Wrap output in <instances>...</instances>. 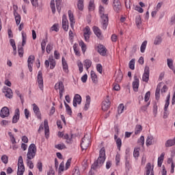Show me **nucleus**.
<instances>
[{
  "instance_id": "nucleus-1",
  "label": "nucleus",
  "mask_w": 175,
  "mask_h": 175,
  "mask_svg": "<svg viewBox=\"0 0 175 175\" xmlns=\"http://www.w3.org/2000/svg\"><path fill=\"white\" fill-rule=\"evenodd\" d=\"M105 161H106V151L105 150V148H102L100 150L98 159L92 165V170L90 172V174L92 173V170H96V169H99L103 166Z\"/></svg>"
},
{
  "instance_id": "nucleus-2",
  "label": "nucleus",
  "mask_w": 175,
  "mask_h": 175,
  "mask_svg": "<svg viewBox=\"0 0 175 175\" xmlns=\"http://www.w3.org/2000/svg\"><path fill=\"white\" fill-rule=\"evenodd\" d=\"M99 14L101 17L103 29H107V25H109V16L107 14H105V7L99 6Z\"/></svg>"
},
{
  "instance_id": "nucleus-3",
  "label": "nucleus",
  "mask_w": 175,
  "mask_h": 175,
  "mask_svg": "<svg viewBox=\"0 0 175 175\" xmlns=\"http://www.w3.org/2000/svg\"><path fill=\"white\" fill-rule=\"evenodd\" d=\"M36 155V145L31 144L29 146L28 152L27 154V159H33Z\"/></svg>"
},
{
  "instance_id": "nucleus-4",
  "label": "nucleus",
  "mask_w": 175,
  "mask_h": 175,
  "mask_svg": "<svg viewBox=\"0 0 175 175\" xmlns=\"http://www.w3.org/2000/svg\"><path fill=\"white\" fill-rule=\"evenodd\" d=\"M55 90H56V91L59 90V99H62L64 93L65 92L64 83H62V81L57 83L55 85Z\"/></svg>"
},
{
  "instance_id": "nucleus-5",
  "label": "nucleus",
  "mask_w": 175,
  "mask_h": 175,
  "mask_svg": "<svg viewBox=\"0 0 175 175\" xmlns=\"http://www.w3.org/2000/svg\"><path fill=\"white\" fill-rule=\"evenodd\" d=\"M91 146V139L88 136L85 135L81 140V147L82 150H87Z\"/></svg>"
},
{
  "instance_id": "nucleus-6",
  "label": "nucleus",
  "mask_w": 175,
  "mask_h": 175,
  "mask_svg": "<svg viewBox=\"0 0 175 175\" xmlns=\"http://www.w3.org/2000/svg\"><path fill=\"white\" fill-rule=\"evenodd\" d=\"M149 79H150V67H148V66H146L144 68V73L142 76V80L143 81H145V83H148Z\"/></svg>"
},
{
  "instance_id": "nucleus-7",
  "label": "nucleus",
  "mask_w": 175,
  "mask_h": 175,
  "mask_svg": "<svg viewBox=\"0 0 175 175\" xmlns=\"http://www.w3.org/2000/svg\"><path fill=\"white\" fill-rule=\"evenodd\" d=\"M37 80L40 90H41V91H43V75L42 74V70L38 71Z\"/></svg>"
},
{
  "instance_id": "nucleus-8",
  "label": "nucleus",
  "mask_w": 175,
  "mask_h": 175,
  "mask_svg": "<svg viewBox=\"0 0 175 175\" xmlns=\"http://www.w3.org/2000/svg\"><path fill=\"white\" fill-rule=\"evenodd\" d=\"M3 92L5 94V96L8 98V99H12L13 98V91L8 87H4L3 89Z\"/></svg>"
},
{
  "instance_id": "nucleus-9",
  "label": "nucleus",
  "mask_w": 175,
  "mask_h": 175,
  "mask_svg": "<svg viewBox=\"0 0 175 175\" xmlns=\"http://www.w3.org/2000/svg\"><path fill=\"white\" fill-rule=\"evenodd\" d=\"M33 111L38 120H42V113L36 104H33Z\"/></svg>"
},
{
  "instance_id": "nucleus-10",
  "label": "nucleus",
  "mask_w": 175,
  "mask_h": 175,
  "mask_svg": "<svg viewBox=\"0 0 175 175\" xmlns=\"http://www.w3.org/2000/svg\"><path fill=\"white\" fill-rule=\"evenodd\" d=\"M10 116V112H9V108L7 107H4L1 109L0 111V117L1 118H6V117H9Z\"/></svg>"
},
{
  "instance_id": "nucleus-11",
  "label": "nucleus",
  "mask_w": 175,
  "mask_h": 175,
  "mask_svg": "<svg viewBox=\"0 0 175 175\" xmlns=\"http://www.w3.org/2000/svg\"><path fill=\"white\" fill-rule=\"evenodd\" d=\"M33 62H35V56L31 55L29 56L27 59V66L29 72H32V66H33Z\"/></svg>"
},
{
  "instance_id": "nucleus-12",
  "label": "nucleus",
  "mask_w": 175,
  "mask_h": 175,
  "mask_svg": "<svg viewBox=\"0 0 175 175\" xmlns=\"http://www.w3.org/2000/svg\"><path fill=\"white\" fill-rule=\"evenodd\" d=\"M113 10L116 12V13H120L121 10V2H120V0H113Z\"/></svg>"
},
{
  "instance_id": "nucleus-13",
  "label": "nucleus",
  "mask_w": 175,
  "mask_h": 175,
  "mask_svg": "<svg viewBox=\"0 0 175 175\" xmlns=\"http://www.w3.org/2000/svg\"><path fill=\"white\" fill-rule=\"evenodd\" d=\"M62 28L66 31L69 29V23L68 22L66 15H63L62 16Z\"/></svg>"
},
{
  "instance_id": "nucleus-14",
  "label": "nucleus",
  "mask_w": 175,
  "mask_h": 175,
  "mask_svg": "<svg viewBox=\"0 0 175 175\" xmlns=\"http://www.w3.org/2000/svg\"><path fill=\"white\" fill-rule=\"evenodd\" d=\"M81 103V96H80V94H75L73 98L74 107H77V104L80 105Z\"/></svg>"
},
{
  "instance_id": "nucleus-15",
  "label": "nucleus",
  "mask_w": 175,
  "mask_h": 175,
  "mask_svg": "<svg viewBox=\"0 0 175 175\" xmlns=\"http://www.w3.org/2000/svg\"><path fill=\"white\" fill-rule=\"evenodd\" d=\"M18 120H20V109H15V113L12 118V124H17Z\"/></svg>"
},
{
  "instance_id": "nucleus-16",
  "label": "nucleus",
  "mask_w": 175,
  "mask_h": 175,
  "mask_svg": "<svg viewBox=\"0 0 175 175\" xmlns=\"http://www.w3.org/2000/svg\"><path fill=\"white\" fill-rule=\"evenodd\" d=\"M90 35H91V29H90V27L86 26L83 33L85 42H88V40H90Z\"/></svg>"
},
{
  "instance_id": "nucleus-17",
  "label": "nucleus",
  "mask_w": 175,
  "mask_h": 175,
  "mask_svg": "<svg viewBox=\"0 0 175 175\" xmlns=\"http://www.w3.org/2000/svg\"><path fill=\"white\" fill-rule=\"evenodd\" d=\"M133 88L135 92H137V91H139V79L136 75L134 76V81L133 82Z\"/></svg>"
},
{
  "instance_id": "nucleus-18",
  "label": "nucleus",
  "mask_w": 175,
  "mask_h": 175,
  "mask_svg": "<svg viewBox=\"0 0 175 175\" xmlns=\"http://www.w3.org/2000/svg\"><path fill=\"white\" fill-rule=\"evenodd\" d=\"M115 81L116 83H121L123 77L122 72L119 70L117 72L115 73Z\"/></svg>"
},
{
  "instance_id": "nucleus-19",
  "label": "nucleus",
  "mask_w": 175,
  "mask_h": 175,
  "mask_svg": "<svg viewBox=\"0 0 175 175\" xmlns=\"http://www.w3.org/2000/svg\"><path fill=\"white\" fill-rule=\"evenodd\" d=\"M109 109H110V100H109V99H106L103 102L102 109L103 111H107Z\"/></svg>"
},
{
  "instance_id": "nucleus-20",
  "label": "nucleus",
  "mask_w": 175,
  "mask_h": 175,
  "mask_svg": "<svg viewBox=\"0 0 175 175\" xmlns=\"http://www.w3.org/2000/svg\"><path fill=\"white\" fill-rule=\"evenodd\" d=\"M146 169V175H150L151 173H154V167H151V163H148L145 167Z\"/></svg>"
},
{
  "instance_id": "nucleus-21",
  "label": "nucleus",
  "mask_w": 175,
  "mask_h": 175,
  "mask_svg": "<svg viewBox=\"0 0 175 175\" xmlns=\"http://www.w3.org/2000/svg\"><path fill=\"white\" fill-rule=\"evenodd\" d=\"M68 17L70 23V27L71 28H73L75 27V16H73V13H72L71 10H68Z\"/></svg>"
},
{
  "instance_id": "nucleus-22",
  "label": "nucleus",
  "mask_w": 175,
  "mask_h": 175,
  "mask_svg": "<svg viewBox=\"0 0 175 175\" xmlns=\"http://www.w3.org/2000/svg\"><path fill=\"white\" fill-rule=\"evenodd\" d=\"M14 16L16 25H19L20 23H21V16H20V14H18L16 10H14Z\"/></svg>"
},
{
  "instance_id": "nucleus-23",
  "label": "nucleus",
  "mask_w": 175,
  "mask_h": 175,
  "mask_svg": "<svg viewBox=\"0 0 175 175\" xmlns=\"http://www.w3.org/2000/svg\"><path fill=\"white\" fill-rule=\"evenodd\" d=\"M97 51L99 53V54H100V55H103V57L106 55V48L102 44L98 46Z\"/></svg>"
},
{
  "instance_id": "nucleus-24",
  "label": "nucleus",
  "mask_w": 175,
  "mask_h": 175,
  "mask_svg": "<svg viewBox=\"0 0 175 175\" xmlns=\"http://www.w3.org/2000/svg\"><path fill=\"white\" fill-rule=\"evenodd\" d=\"M44 128L45 136L47 137V136H49V132H50V129L49 127V120H47V119H45L44 121Z\"/></svg>"
},
{
  "instance_id": "nucleus-25",
  "label": "nucleus",
  "mask_w": 175,
  "mask_h": 175,
  "mask_svg": "<svg viewBox=\"0 0 175 175\" xmlns=\"http://www.w3.org/2000/svg\"><path fill=\"white\" fill-rule=\"evenodd\" d=\"M175 146V136L173 139H170L165 142V146L167 148Z\"/></svg>"
},
{
  "instance_id": "nucleus-26",
  "label": "nucleus",
  "mask_w": 175,
  "mask_h": 175,
  "mask_svg": "<svg viewBox=\"0 0 175 175\" xmlns=\"http://www.w3.org/2000/svg\"><path fill=\"white\" fill-rule=\"evenodd\" d=\"M91 103V96H86L85 103L84 106V110L87 111L90 108V104Z\"/></svg>"
},
{
  "instance_id": "nucleus-27",
  "label": "nucleus",
  "mask_w": 175,
  "mask_h": 175,
  "mask_svg": "<svg viewBox=\"0 0 175 175\" xmlns=\"http://www.w3.org/2000/svg\"><path fill=\"white\" fill-rule=\"evenodd\" d=\"M72 137H73V135H71L70 136H69V135L66 134L64 136V139L66 140V143H67L68 144H72Z\"/></svg>"
},
{
  "instance_id": "nucleus-28",
  "label": "nucleus",
  "mask_w": 175,
  "mask_h": 175,
  "mask_svg": "<svg viewBox=\"0 0 175 175\" xmlns=\"http://www.w3.org/2000/svg\"><path fill=\"white\" fill-rule=\"evenodd\" d=\"M93 31L95 33V35H96L97 38H100L101 35H102V32H100V29H99V27L94 26L93 27Z\"/></svg>"
},
{
  "instance_id": "nucleus-29",
  "label": "nucleus",
  "mask_w": 175,
  "mask_h": 175,
  "mask_svg": "<svg viewBox=\"0 0 175 175\" xmlns=\"http://www.w3.org/2000/svg\"><path fill=\"white\" fill-rule=\"evenodd\" d=\"M165 158V152L161 154L160 157L158 158V166L161 167L162 163H163V159Z\"/></svg>"
},
{
  "instance_id": "nucleus-30",
  "label": "nucleus",
  "mask_w": 175,
  "mask_h": 175,
  "mask_svg": "<svg viewBox=\"0 0 175 175\" xmlns=\"http://www.w3.org/2000/svg\"><path fill=\"white\" fill-rule=\"evenodd\" d=\"M90 75H91L92 80L93 83L96 84L98 83V77L96 76L95 71L92 70L90 72Z\"/></svg>"
},
{
  "instance_id": "nucleus-31",
  "label": "nucleus",
  "mask_w": 175,
  "mask_h": 175,
  "mask_svg": "<svg viewBox=\"0 0 175 175\" xmlns=\"http://www.w3.org/2000/svg\"><path fill=\"white\" fill-rule=\"evenodd\" d=\"M25 172V167L24 165H18L17 175H23Z\"/></svg>"
},
{
  "instance_id": "nucleus-32",
  "label": "nucleus",
  "mask_w": 175,
  "mask_h": 175,
  "mask_svg": "<svg viewBox=\"0 0 175 175\" xmlns=\"http://www.w3.org/2000/svg\"><path fill=\"white\" fill-rule=\"evenodd\" d=\"M143 131V126L140 124H137L135 128V135H139Z\"/></svg>"
},
{
  "instance_id": "nucleus-33",
  "label": "nucleus",
  "mask_w": 175,
  "mask_h": 175,
  "mask_svg": "<svg viewBox=\"0 0 175 175\" xmlns=\"http://www.w3.org/2000/svg\"><path fill=\"white\" fill-rule=\"evenodd\" d=\"M62 65H63V70L66 72V73H68L69 72V70L68 68V63H66V60L64 57H62Z\"/></svg>"
},
{
  "instance_id": "nucleus-34",
  "label": "nucleus",
  "mask_w": 175,
  "mask_h": 175,
  "mask_svg": "<svg viewBox=\"0 0 175 175\" xmlns=\"http://www.w3.org/2000/svg\"><path fill=\"white\" fill-rule=\"evenodd\" d=\"M154 140V137L151 135H148L146 139V144L148 147V146L152 145V141Z\"/></svg>"
},
{
  "instance_id": "nucleus-35",
  "label": "nucleus",
  "mask_w": 175,
  "mask_h": 175,
  "mask_svg": "<svg viewBox=\"0 0 175 175\" xmlns=\"http://www.w3.org/2000/svg\"><path fill=\"white\" fill-rule=\"evenodd\" d=\"M49 64H50V69H53L55 68V60L53 57V56L49 57Z\"/></svg>"
},
{
  "instance_id": "nucleus-36",
  "label": "nucleus",
  "mask_w": 175,
  "mask_h": 175,
  "mask_svg": "<svg viewBox=\"0 0 175 175\" xmlns=\"http://www.w3.org/2000/svg\"><path fill=\"white\" fill-rule=\"evenodd\" d=\"M91 65H92V62H91V60L85 59L84 61V66H85L87 70L91 68Z\"/></svg>"
},
{
  "instance_id": "nucleus-37",
  "label": "nucleus",
  "mask_w": 175,
  "mask_h": 175,
  "mask_svg": "<svg viewBox=\"0 0 175 175\" xmlns=\"http://www.w3.org/2000/svg\"><path fill=\"white\" fill-rule=\"evenodd\" d=\"M161 43H162V37L157 36L154 40V44L158 46V44H161Z\"/></svg>"
},
{
  "instance_id": "nucleus-38",
  "label": "nucleus",
  "mask_w": 175,
  "mask_h": 175,
  "mask_svg": "<svg viewBox=\"0 0 175 175\" xmlns=\"http://www.w3.org/2000/svg\"><path fill=\"white\" fill-rule=\"evenodd\" d=\"M167 65L170 69L173 70L174 69V66L173 65V59H167Z\"/></svg>"
},
{
  "instance_id": "nucleus-39",
  "label": "nucleus",
  "mask_w": 175,
  "mask_h": 175,
  "mask_svg": "<svg viewBox=\"0 0 175 175\" xmlns=\"http://www.w3.org/2000/svg\"><path fill=\"white\" fill-rule=\"evenodd\" d=\"M77 8L79 10H83L84 9V0L78 1Z\"/></svg>"
},
{
  "instance_id": "nucleus-40",
  "label": "nucleus",
  "mask_w": 175,
  "mask_h": 175,
  "mask_svg": "<svg viewBox=\"0 0 175 175\" xmlns=\"http://www.w3.org/2000/svg\"><path fill=\"white\" fill-rule=\"evenodd\" d=\"M160 92H161V88L159 87V85H157L156 92H155V98L157 100H159V98L161 96Z\"/></svg>"
},
{
  "instance_id": "nucleus-41",
  "label": "nucleus",
  "mask_w": 175,
  "mask_h": 175,
  "mask_svg": "<svg viewBox=\"0 0 175 175\" xmlns=\"http://www.w3.org/2000/svg\"><path fill=\"white\" fill-rule=\"evenodd\" d=\"M56 2V8L58 13H61V6H62V0H55Z\"/></svg>"
},
{
  "instance_id": "nucleus-42",
  "label": "nucleus",
  "mask_w": 175,
  "mask_h": 175,
  "mask_svg": "<svg viewBox=\"0 0 175 175\" xmlns=\"http://www.w3.org/2000/svg\"><path fill=\"white\" fill-rule=\"evenodd\" d=\"M115 142L116 143L118 149L119 150V151H121V146H122V141L120 139V138H118Z\"/></svg>"
},
{
  "instance_id": "nucleus-43",
  "label": "nucleus",
  "mask_w": 175,
  "mask_h": 175,
  "mask_svg": "<svg viewBox=\"0 0 175 175\" xmlns=\"http://www.w3.org/2000/svg\"><path fill=\"white\" fill-rule=\"evenodd\" d=\"M146 47H147V40H145L142 42L140 47L141 53H144V51H146Z\"/></svg>"
},
{
  "instance_id": "nucleus-44",
  "label": "nucleus",
  "mask_w": 175,
  "mask_h": 175,
  "mask_svg": "<svg viewBox=\"0 0 175 175\" xmlns=\"http://www.w3.org/2000/svg\"><path fill=\"white\" fill-rule=\"evenodd\" d=\"M22 46L24 47L25 46V43H27V34L24 33V31H22Z\"/></svg>"
},
{
  "instance_id": "nucleus-45",
  "label": "nucleus",
  "mask_w": 175,
  "mask_h": 175,
  "mask_svg": "<svg viewBox=\"0 0 175 175\" xmlns=\"http://www.w3.org/2000/svg\"><path fill=\"white\" fill-rule=\"evenodd\" d=\"M55 148L57 150H64V148H66V146H65V144L62 143L55 145Z\"/></svg>"
},
{
  "instance_id": "nucleus-46",
  "label": "nucleus",
  "mask_w": 175,
  "mask_h": 175,
  "mask_svg": "<svg viewBox=\"0 0 175 175\" xmlns=\"http://www.w3.org/2000/svg\"><path fill=\"white\" fill-rule=\"evenodd\" d=\"M53 44L52 43H49L46 45V51L48 54H50V53L51 52V50H53Z\"/></svg>"
},
{
  "instance_id": "nucleus-47",
  "label": "nucleus",
  "mask_w": 175,
  "mask_h": 175,
  "mask_svg": "<svg viewBox=\"0 0 175 175\" xmlns=\"http://www.w3.org/2000/svg\"><path fill=\"white\" fill-rule=\"evenodd\" d=\"M50 5H51V10H52V13L53 14H55V2L54 0H51V3H50Z\"/></svg>"
},
{
  "instance_id": "nucleus-48",
  "label": "nucleus",
  "mask_w": 175,
  "mask_h": 175,
  "mask_svg": "<svg viewBox=\"0 0 175 175\" xmlns=\"http://www.w3.org/2000/svg\"><path fill=\"white\" fill-rule=\"evenodd\" d=\"M8 135L10 136L11 143H12V144H16V143L17 142H16V138L14 137V135H13L12 132H9Z\"/></svg>"
},
{
  "instance_id": "nucleus-49",
  "label": "nucleus",
  "mask_w": 175,
  "mask_h": 175,
  "mask_svg": "<svg viewBox=\"0 0 175 175\" xmlns=\"http://www.w3.org/2000/svg\"><path fill=\"white\" fill-rule=\"evenodd\" d=\"M135 23L137 28H140V24H142V17L140 16H136Z\"/></svg>"
},
{
  "instance_id": "nucleus-50",
  "label": "nucleus",
  "mask_w": 175,
  "mask_h": 175,
  "mask_svg": "<svg viewBox=\"0 0 175 175\" xmlns=\"http://www.w3.org/2000/svg\"><path fill=\"white\" fill-rule=\"evenodd\" d=\"M79 46H81L82 52L84 54V53H85V51L87 50V45H85L84 42L81 41V42H79Z\"/></svg>"
},
{
  "instance_id": "nucleus-51",
  "label": "nucleus",
  "mask_w": 175,
  "mask_h": 175,
  "mask_svg": "<svg viewBox=\"0 0 175 175\" xmlns=\"http://www.w3.org/2000/svg\"><path fill=\"white\" fill-rule=\"evenodd\" d=\"M64 105L66 106V109L68 114H69V116H72V109L70 108L69 105H68V103H66V102H65V101H64Z\"/></svg>"
},
{
  "instance_id": "nucleus-52",
  "label": "nucleus",
  "mask_w": 175,
  "mask_h": 175,
  "mask_svg": "<svg viewBox=\"0 0 175 175\" xmlns=\"http://www.w3.org/2000/svg\"><path fill=\"white\" fill-rule=\"evenodd\" d=\"M124 104H120V105L118 107V114H122L124 113Z\"/></svg>"
},
{
  "instance_id": "nucleus-53",
  "label": "nucleus",
  "mask_w": 175,
  "mask_h": 175,
  "mask_svg": "<svg viewBox=\"0 0 175 175\" xmlns=\"http://www.w3.org/2000/svg\"><path fill=\"white\" fill-rule=\"evenodd\" d=\"M125 159H126V162H125L126 170H129V169H131V163H129V159H128V157H126Z\"/></svg>"
},
{
  "instance_id": "nucleus-54",
  "label": "nucleus",
  "mask_w": 175,
  "mask_h": 175,
  "mask_svg": "<svg viewBox=\"0 0 175 175\" xmlns=\"http://www.w3.org/2000/svg\"><path fill=\"white\" fill-rule=\"evenodd\" d=\"M129 68L131 69V70H135V59H131L129 62Z\"/></svg>"
},
{
  "instance_id": "nucleus-55",
  "label": "nucleus",
  "mask_w": 175,
  "mask_h": 175,
  "mask_svg": "<svg viewBox=\"0 0 175 175\" xmlns=\"http://www.w3.org/2000/svg\"><path fill=\"white\" fill-rule=\"evenodd\" d=\"M88 9L90 12H92L94 9H95V5L94 4V1H90L89 3Z\"/></svg>"
},
{
  "instance_id": "nucleus-56",
  "label": "nucleus",
  "mask_w": 175,
  "mask_h": 175,
  "mask_svg": "<svg viewBox=\"0 0 175 175\" xmlns=\"http://www.w3.org/2000/svg\"><path fill=\"white\" fill-rule=\"evenodd\" d=\"M24 113L26 120H29V117H31V113L29 112V110H28V109H25Z\"/></svg>"
},
{
  "instance_id": "nucleus-57",
  "label": "nucleus",
  "mask_w": 175,
  "mask_h": 175,
  "mask_svg": "<svg viewBox=\"0 0 175 175\" xmlns=\"http://www.w3.org/2000/svg\"><path fill=\"white\" fill-rule=\"evenodd\" d=\"M18 53L19 57H23L24 55V49H23V46L18 47Z\"/></svg>"
},
{
  "instance_id": "nucleus-58",
  "label": "nucleus",
  "mask_w": 175,
  "mask_h": 175,
  "mask_svg": "<svg viewBox=\"0 0 175 175\" xmlns=\"http://www.w3.org/2000/svg\"><path fill=\"white\" fill-rule=\"evenodd\" d=\"M37 169H38L39 172H43V164L40 161L37 163Z\"/></svg>"
},
{
  "instance_id": "nucleus-59",
  "label": "nucleus",
  "mask_w": 175,
  "mask_h": 175,
  "mask_svg": "<svg viewBox=\"0 0 175 175\" xmlns=\"http://www.w3.org/2000/svg\"><path fill=\"white\" fill-rule=\"evenodd\" d=\"M18 166H24V161L23 160V157L20 156L18 161Z\"/></svg>"
},
{
  "instance_id": "nucleus-60",
  "label": "nucleus",
  "mask_w": 175,
  "mask_h": 175,
  "mask_svg": "<svg viewBox=\"0 0 175 175\" xmlns=\"http://www.w3.org/2000/svg\"><path fill=\"white\" fill-rule=\"evenodd\" d=\"M27 163L29 169H32L33 167V163H32V161H31V159H27Z\"/></svg>"
},
{
  "instance_id": "nucleus-61",
  "label": "nucleus",
  "mask_w": 175,
  "mask_h": 175,
  "mask_svg": "<svg viewBox=\"0 0 175 175\" xmlns=\"http://www.w3.org/2000/svg\"><path fill=\"white\" fill-rule=\"evenodd\" d=\"M151 96V92H147L145 94L144 100L145 102H148L150 96Z\"/></svg>"
},
{
  "instance_id": "nucleus-62",
  "label": "nucleus",
  "mask_w": 175,
  "mask_h": 175,
  "mask_svg": "<svg viewBox=\"0 0 175 175\" xmlns=\"http://www.w3.org/2000/svg\"><path fill=\"white\" fill-rule=\"evenodd\" d=\"M78 67H79V70L80 73H83V63L81 62H79L77 63Z\"/></svg>"
},
{
  "instance_id": "nucleus-63",
  "label": "nucleus",
  "mask_w": 175,
  "mask_h": 175,
  "mask_svg": "<svg viewBox=\"0 0 175 175\" xmlns=\"http://www.w3.org/2000/svg\"><path fill=\"white\" fill-rule=\"evenodd\" d=\"M72 175H81L80 174V169H79V167H76L75 168Z\"/></svg>"
},
{
  "instance_id": "nucleus-64",
  "label": "nucleus",
  "mask_w": 175,
  "mask_h": 175,
  "mask_svg": "<svg viewBox=\"0 0 175 175\" xmlns=\"http://www.w3.org/2000/svg\"><path fill=\"white\" fill-rule=\"evenodd\" d=\"M139 155H140V153L139 152V148H136L135 150H134L133 157L135 158H138Z\"/></svg>"
}]
</instances>
